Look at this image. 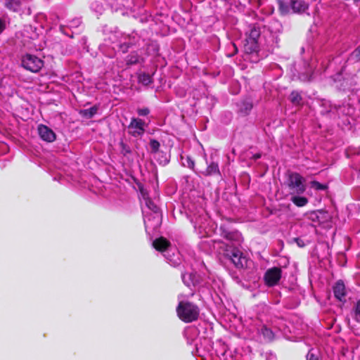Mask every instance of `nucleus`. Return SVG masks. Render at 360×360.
<instances>
[{
	"mask_svg": "<svg viewBox=\"0 0 360 360\" xmlns=\"http://www.w3.org/2000/svg\"><path fill=\"white\" fill-rule=\"evenodd\" d=\"M266 360H276V357L275 355L274 354H269L267 357H266Z\"/></svg>",
	"mask_w": 360,
	"mask_h": 360,
	"instance_id": "473e14b6",
	"label": "nucleus"
},
{
	"mask_svg": "<svg viewBox=\"0 0 360 360\" xmlns=\"http://www.w3.org/2000/svg\"><path fill=\"white\" fill-rule=\"evenodd\" d=\"M307 360H319V358L316 354H314L311 350H310L307 354Z\"/></svg>",
	"mask_w": 360,
	"mask_h": 360,
	"instance_id": "7c9ffc66",
	"label": "nucleus"
},
{
	"mask_svg": "<svg viewBox=\"0 0 360 360\" xmlns=\"http://www.w3.org/2000/svg\"><path fill=\"white\" fill-rule=\"evenodd\" d=\"M194 229L200 238L208 237L213 232V229L209 226V219L206 216L195 219Z\"/></svg>",
	"mask_w": 360,
	"mask_h": 360,
	"instance_id": "423d86ee",
	"label": "nucleus"
},
{
	"mask_svg": "<svg viewBox=\"0 0 360 360\" xmlns=\"http://www.w3.org/2000/svg\"><path fill=\"white\" fill-rule=\"evenodd\" d=\"M291 201L297 207H304L308 203V199L303 196L294 195Z\"/></svg>",
	"mask_w": 360,
	"mask_h": 360,
	"instance_id": "aec40b11",
	"label": "nucleus"
},
{
	"mask_svg": "<svg viewBox=\"0 0 360 360\" xmlns=\"http://www.w3.org/2000/svg\"><path fill=\"white\" fill-rule=\"evenodd\" d=\"M6 27L4 20L0 19V34L4 30Z\"/></svg>",
	"mask_w": 360,
	"mask_h": 360,
	"instance_id": "2f4dec72",
	"label": "nucleus"
},
{
	"mask_svg": "<svg viewBox=\"0 0 360 360\" xmlns=\"http://www.w3.org/2000/svg\"><path fill=\"white\" fill-rule=\"evenodd\" d=\"M191 277H192V275L191 274H182L183 282L187 286H190L191 284L193 283V281Z\"/></svg>",
	"mask_w": 360,
	"mask_h": 360,
	"instance_id": "bb28decb",
	"label": "nucleus"
},
{
	"mask_svg": "<svg viewBox=\"0 0 360 360\" xmlns=\"http://www.w3.org/2000/svg\"><path fill=\"white\" fill-rule=\"evenodd\" d=\"M309 5L302 0H292L291 8L293 13H303L308 9Z\"/></svg>",
	"mask_w": 360,
	"mask_h": 360,
	"instance_id": "4468645a",
	"label": "nucleus"
},
{
	"mask_svg": "<svg viewBox=\"0 0 360 360\" xmlns=\"http://www.w3.org/2000/svg\"><path fill=\"white\" fill-rule=\"evenodd\" d=\"M333 291L335 297L340 301L345 302L347 295L346 288L344 282L342 280L338 281L333 287Z\"/></svg>",
	"mask_w": 360,
	"mask_h": 360,
	"instance_id": "9b49d317",
	"label": "nucleus"
},
{
	"mask_svg": "<svg viewBox=\"0 0 360 360\" xmlns=\"http://www.w3.org/2000/svg\"><path fill=\"white\" fill-rule=\"evenodd\" d=\"M259 37L260 30L258 28L252 27L250 30L244 44V49L247 53H252L258 51Z\"/></svg>",
	"mask_w": 360,
	"mask_h": 360,
	"instance_id": "20e7f679",
	"label": "nucleus"
},
{
	"mask_svg": "<svg viewBox=\"0 0 360 360\" xmlns=\"http://www.w3.org/2000/svg\"><path fill=\"white\" fill-rule=\"evenodd\" d=\"M22 65L25 69L37 72L43 67L44 61L35 56L27 54L22 58Z\"/></svg>",
	"mask_w": 360,
	"mask_h": 360,
	"instance_id": "0eeeda50",
	"label": "nucleus"
},
{
	"mask_svg": "<svg viewBox=\"0 0 360 360\" xmlns=\"http://www.w3.org/2000/svg\"><path fill=\"white\" fill-rule=\"evenodd\" d=\"M213 249L219 255L229 259L237 269H244L248 265V259L237 248L221 241L211 240Z\"/></svg>",
	"mask_w": 360,
	"mask_h": 360,
	"instance_id": "f257e3e1",
	"label": "nucleus"
},
{
	"mask_svg": "<svg viewBox=\"0 0 360 360\" xmlns=\"http://www.w3.org/2000/svg\"><path fill=\"white\" fill-rule=\"evenodd\" d=\"M311 186L317 190V191H323V190H326L327 188V186L325 185V184H322L321 183H319V181H312L311 182Z\"/></svg>",
	"mask_w": 360,
	"mask_h": 360,
	"instance_id": "b1692460",
	"label": "nucleus"
},
{
	"mask_svg": "<svg viewBox=\"0 0 360 360\" xmlns=\"http://www.w3.org/2000/svg\"><path fill=\"white\" fill-rule=\"evenodd\" d=\"M145 122L139 118H132L129 125L130 129V134L134 136H141L145 131Z\"/></svg>",
	"mask_w": 360,
	"mask_h": 360,
	"instance_id": "1a4fd4ad",
	"label": "nucleus"
},
{
	"mask_svg": "<svg viewBox=\"0 0 360 360\" xmlns=\"http://www.w3.org/2000/svg\"><path fill=\"white\" fill-rule=\"evenodd\" d=\"M153 245L158 251L167 252L170 243L165 238L160 237L153 241Z\"/></svg>",
	"mask_w": 360,
	"mask_h": 360,
	"instance_id": "2eb2a0df",
	"label": "nucleus"
},
{
	"mask_svg": "<svg viewBox=\"0 0 360 360\" xmlns=\"http://www.w3.org/2000/svg\"><path fill=\"white\" fill-rule=\"evenodd\" d=\"M290 101L294 104H299L302 100L300 94L297 91H292L290 94Z\"/></svg>",
	"mask_w": 360,
	"mask_h": 360,
	"instance_id": "5701e85b",
	"label": "nucleus"
},
{
	"mask_svg": "<svg viewBox=\"0 0 360 360\" xmlns=\"http://www.w3.org/2000/svg\"><path fill=\"white\" fill-rule=\"evenodd\" d=\"M302 79L309 81L311 79V77H307V78H302Z\"/></svg>",
	"mask_w": 360,
	"mask_h": 360,
	"instance_id": "e433bc0d",
	"label": "nucleus"
},
{
	"mask_svg": "<svg viewBox=\"0 0 360 360\" xmlns=\"http://www.w3.org/2000/svg\"><path fill=\"white\" fill-rule=\"evenodd\" d=\"M231 46H232V47H233V49L234 50V53H236L237 51H238V49H237L236 44H232Z\"/></svg>",
	"mask_w": 360,
	"mask_h": 360,
	"instance_id": "f704fd0d",
	"label": "nucleus"
},
{
	"mask_svg": "<svg viewBox=\"0 0 360 360\" xmlns=\"http://www.w3.org/2000/svg\"><path fill=\"white\" fill-rule=\"evenodd\" d=\"M138 82L145 86H148L153 82V79L150 74L142 72L138 76Z\"/></svg>",
	"mask_w": 360,
	"mask_h": 360,
	"instance_id": "a211bd4d",
	"label": "nucleus"
},
{
	"mask_svg": "<svg viewBox=\"0 0 360 360\" xmlns=\"http://www.w3.org/2000/svg\"><path fill=\"white\" fill-rule=\"evenodd\" d=\"M98 108L96 106H93L89 109H85L81 112V113L86 117L91 118L94 115L96 114Z\"/></svg>",
	"mask_w": 360,
	"mask_h": 360,
	"instance_id": "412c9836",
	"label": "nucleus"
},
{
	"mask_svg": "<svg viewBox=\"0 0 360 360\" xmlns=\"http://www.w3.org/2000/svg\"><path fill=\"white\" fill-rule=\"evenodd\" d=\"M5 7L11 11L19 12L27 0H4Z\"/></svg>",
	"mask_w": 360,
	"mask_h": 360,
	"instance_id": "ddd939ff",
	"label": "nucleus"
},
{
	"mask_svg": "<svg viewBox=\"0 0 360 360\" xmlns=\"http://www.w3.org/2000/svg\"><path fill=\"white\" fill-rule=\"evenodd\" d=\"M190 169L194 170L195 167V162L194 160L189 156H187L186 158V162L184 163Z\"/></svg>",
	"mask_w": 360,
	"mask_h": 360,
	"instance_id": "c85d7f7f",
	"label": "nucleus"
},
{
	"mask_svg": "<svg viewBox=\"0 0 360 360\" xmlns=\"http://www.w3.org/2000/svg\"><path fill=\"white\" fill-rule=\"evenodd\" d=\"M278 10L282 15H286L292 10L291 4L289 5L288 3L282 0H278Z\"/></svg>",
	"mask_w": 360,
	"mask_h": 360,
	"instance_id": "6ab92c4d",
	"label": "nucleus"
},
{
	"mask_svg": "<svg viewBox=\"0 0 360 360\" xmlns=\"http://www.w3.org/2000/svg\"><path fill=\"white\" fill-rule=\"evenodd\" d=\"M281 269L274 267L266 271L264 275L265 283L268 286H274L278 283L281 278Z\"/></svg>",
	"mask_w": 360,
	"mask_h": 360,
	"instance_id": "6e6552de",
	"label": "nucleus"
},
{
	"mask_svg": "<svg viewBox=\"0 0 360 360\" xmlns=\"http://www.w3.org/2000/svg\"><path fill=\"white\" fill-rule=\"evenodd\" d=\"M169 262L171 263L172 265H176L178 264L177 262L176 261H173L172 259H168Z\"/></svg>",
	"mask_w": 360,
	"mask_h": 360,
	"instance_id": "c9c22d12",
	"label": "nucleus"
},
{
	"mask_svg": "<svg viewBox=\"0 0 360 360\" xmlns=\"http://www.w3.org/2000/svg\"><path fill=\"white\" fill-rule=\"evenodd\" d=\"M146 204L149 209H150L154 214H150L144 218V224L146 231L148 229H155L159 227L160 224V217L158 214V207L149 199L146 200Z\"/></svg>",
	"mask_w": 360,
	"mask_h": 360,
	"instance_id": "39448f33",
	"label": "nucleus"
},
{
	"mask_svg": "<svg viewBox=\"0 0 360 360\" xmlns=\"http://www.w3.org/2000/svg\"><path fill=\"white\" fill-rule=\"evenodd\" d=\"M353 311L354 314V319L356 321H359L360 319V298L356 302L353 309Z\"/></svg>",
	"mask_w": 360,
	"mask_h": 360,
	"instance_id": "393cba45",
	"label": "nucleus"
},
{
	"mask_svg": "<svg viewBox=\"0 0 360 360\" xmlns=\"http://www.w3.org/2000/svg\"><path fill=\"white\" fill-rule=\"evenodd\" d=\"M38 133L40 138L46 142H53L56 139V135L53 131L44 124L38 126Z\"/></svg>",
	"mask_w": 360,
	"mask_h": 360,
	"instance_id": "9d476101",
	"label": "nucleus"
},
{
	"mask_svg": "<svg viewBox=\"0 0 360 360\" xmlns=\"http://www.w3.org/2000/svg\"><path fill=\"white\" fill-rule=\"evenodd\" d=\"M288 186L291 194L300 195L306 191L305 179L297 172L289 174Z\"/></svg>",
	"mask_w": 360,
	"mask_h": 360,
	"instance_id": "7ed1b4c3",
	"label": "nucleus"
},
{
	"mask_svg": "<svg viewBox=\"0 0 360 360\" xmlns=\"http://www.w3.org/2000/svg\"><path fill=\"white\" fill-rule=\"evenodd\" d=\"M261 158V154H259V153H256V154H255V155H253V158H254L255 160L259 159V158Z\"/></svg>",
	"mask_w": 360,
	"mask_h": 360,
	"instance_id": "72a5a7b5",
	"label": "nucleus"
},
{
	"mask_svg": "<svg viewBox=\"0 0 360 360\" xmlns=\"http://www.w3.org/2000/svg\"><path fill=\"white\" fill-rule=\"evenodd\" d=\"M137 112H138L139 115H140V116H146L149 114L150 110L148 108H143L138 109Z\"/></svg>",
	"mask_w": 360,
	"mask_h": 360,
	"instance_id": "c756f323",
	"label": "nucleus"
},
{
	"mask_svg": "<svg viewBox=\"0 0 360 360\" xmlns=\"http://www.w3.org/2000/svg\"><path fill=\"white\" fill-rule=\"evenodd\" d=\"M160 146V143L158 141L155 139L150 140V147L153 153H156L159 150Z\"/></svg>",
	"mask_w": 360,
	"mask_h": 360,
	"instance_id": "cd10ccee",
	"label": "nucleus"
},
{
	"mask_svg": "<svg viewBox=\"0 0 360 360\" xmlns=\"http://www.w3.org/2000/svg\"><path fill=\"white\" fill-rule=\"evenodd\" d=\"M349 60L351 62H357L360 60V51L356 49L350 55Z\"/></svg>",
	"mask_w": 360,
	"mask_h": 360,
	"instance_id": "a878e982",
	"label": "nucleus"
},
{
	"mask_svg": "<svg viewBox=\"0 0 360 360\" xmlns=\"http://www.w3.org/2000/svg\"><path fill=\"white\" fill-rule=\"evenodd\" d=\"M259 333L263 336L264 340L266 342H271L274 339V332L266 326H262L259 330Z\"/></svg>",
	"mask_w": 360,
	"mask_h": 360,
	"instance_id": "f3484780",
	"label": "nucleus"
},
{
	"mask_svg": "<svg viewBox=\"0 0 360 360\" xmlns=\"http://www.w3.org/2000/svg\"><path fill=\"white\" fill-rule=\"evenodd\" d=\"M221 236L229 241H234L240 243L242 240L240 233L237 231H229L225 229L221 230Z\"/></svg>",
	"mask_w": 360,
	"mask_h": 360,
	"instance_id": "f8f14e48",
	"label": "nucleus"
},
{
	"mask_svg": "<svg viewBox=\"0 0 360 360\" xmlns=\"http://www.w3.org/2000/svg\"><path fill=\"white\" fill-rule=\"evenodd\" d=\"M202 174L205 176L219 174L220 171L218 164L214 162H210L207 165V169L204 172H202Z\"/></svg>",
	"mask_w": 360,
	"mask_h": 360,
	"instance_id": "dca6fc26",
	"label": "nucleus"
},
{
	"mask_svg": "<svg viewBox=\"0 0 360 360\" xmlns=\"http://www.w3.org/2000/svg\"><path fill=\"white\" fill-rule=\"evenodd\" d=\"M139 57L136 53H132L127 56V64H136L139 63Z\"/></svg>",
	"mask_w": 360,
	"mask_h": 360,
	"instance_id": "4be33fe9",
	"label": "nucleus"
},
{
	"mask_svg": "<svg viewBox=\"0 0 360 360\" xmlns=\"http://www.w3.org/2000/svg\"><path fill=\"white\" fill-rule=\"evenodd\" d=\"M176 313L181 321L191 323L198 319L200 310L195 304L190 302L179 300Z\"/></svg>",
	"mask_w": 360,
	"mask_h": 360,
	"instance_id": "f03ea898",
	"label": "nucleus"
}]
</instances>
